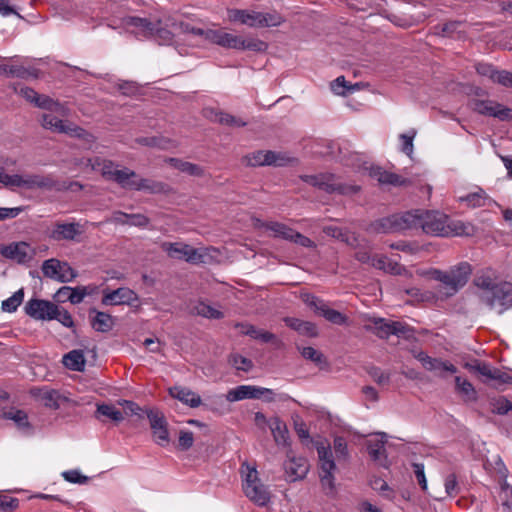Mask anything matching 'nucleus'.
Masks as SVG:
<instances>
[{"instance_id": "51", "label": "nucleus", "mask_w": 512, "mask_h": 512, "mask_svg": "<svg viewBox=\"0 0 512 512\" xmlns=\"http://www.w3.org/2000/svg\"><path fill=\"white\" fill-rule=\"evenodd\" d=\"M322 317L336 325H345L348 321V318L344 314L330 308L329 306H327L325 309H322Z\"/></svg>"}, {"instance_id": "40", "label": "nucleus", "mask_w": 512, "mask_h": 512, "mask_svg": "<svg viewBox=\"0 0 512 512\" xmlns=\"http://www.w3.org/2000/svg\"><path fill=\"white\" fill-rule=\"evenodd\" d=\"M37 396L46 407L54 409H57L60 401L64 399L57 390L48 388L40 389Z\"/></svg>"}, {"instance_id": "5", "label": "nucleus", "mask_w": 512, "mask_h": 512, "mask_svg": "<svg viewBox=\"0 0 512 512\" xmlns=\"http://www.w3.org/2000/svg\"><path fill=\"white\" fill-rule=\"evenodd\" d=\"M319 460V477L322 488L326 493H332L335 488V472L337 470L333 451L329 443L319 441L315 445Z\"/></svg>"}, {"instance_id": "7", "label": "nucleus", "mask_w": 512, "mask_h": 512, "mask_svg": "<svg viewBox=\"0 0 512 512\" xmlns=\"http://www.w3.org/2000/svg\"><path fill=\"white\" fill-rule=\"evenodd\" d=\"M479 298L490 309H496L499 314H502L512 307V283L500 282L498 287L484 295H479Z\"/></svg>"}, {"instance_id": "12", "label": "nucleus", "mask_w": 512, "mask_h": 512, "mask_svg": "<svg viewBox=\"0 0 512 512\" xmlns=\"http://www.w3.org/2000/svg\"><path fill=\"white\" fill-rule=\"evenodd\" d=\"M16 93L21 95L25 100L31 102L36 107L41 109H45L51 112H56L61 116H66L68 114V109L62 105L61 103L54 101L52 98L46 95L38 94L34 89L26 86H21L20 88L14 87Z\"/></svg>"}, {"instance_id": "62", "label": "nucleus", "mask_w": 512, "mask_h": 512, "mask_svg": "<svg viewBox=\"0 0 512 512\" xmlns=\"http://www.w3.org/2000/svg\"><path fill=\"white\" fill-rule=\"evenodd\" d=\"M416 135L414 130L410 131L409 134H401L400 140L402 142V152L406 155L411 156L413 153V139Z\"/></svg>"}, {"instance_id": "20", "label": "nucleus", "mask_w": 512, "mask_h": 512, "mask_svg": "<svg viewBox=\"0 0 512 512\" xmlns=\"http://www.w3.org/2000/svg\"><path fill=\"white\" fill-rule=\"evenodd\" d=\"M473 109L481 115L492 116L502 121L512 120V109L491 100H475Z\"/></svg>"}, {"instance_id": "28", "label": "nucleus", "mask_w": 512, "mask_h": 512, "mask_svg": "<svg viewBox=\"0 0 512 512\" xmlns=\"http://www.w3.org/2000/svg\"><path fill=\"white\" fill-rule=\"evenodd\" d=\"M228 402H237L244 399H260L259 387L254 385H240L230 389L225 395Z\"/></svg>"}, {"instance_id": "57", "label": "nucleus", "mask_w": 512, "mask_h": 512, "mask_svg": "<svg viewBox=\"0 0 512 512\" xmlns=\"http://www.w3.org/2000/svg\"><path fill=\"white\" fill-rule=\"evenodd\" d=\"M230 363L237 369L241 371H249L253 367V363L250 359L239 355L234 354L230 357Z\"/></svg>"}, {"instance_id": "31", "label": "nucleus", "mask_w": 512, "mask_h": 512, "mask_svg": "<svg viewBox=\"0 0 512 512\" xmlns=\"http://www.w3.org/2000/svg\"><path fill=\"white\" fill-rule=\"evenodd\" d=\"M369 174L372 178L376 179L381 184H390L394 186L405 185L408 181L401 176L383 170L379 166H372L369 170Z\"/></svg>"}, {"instance_id": "59", "label": "nucleus", "mask_w": 512, "mask_h": 512, "mask_svg": "<svg viewBox=\"0 0 512 512\" xmlns=\"http://www.w3.org/2000/svg\"><path fill=\"white\" fill-rule=\"evenodd\" d=\"M214 120L225 125H232L238 127L245 125V122H242L236 119L234 116L223 112H216Z\"/></svg>"}, {"instance_id": "41", "label": "nucleus", "mask_w": 512, "mask_h": 512, "mask_svg": "<svg viewBox=\"0 0 512 512\" xmlns=\"http://www.w3.org/2000/svg\"><path fill=\"white\" fill-rule=\"evenodd\" d=\"M460 201L465 202L471 208L482 207L492 202L484 190L469 193L464 197H460Z\"/></svg>"}, {"instance_id": "2", "label": "nucleus", "mask_w": 512, "mask_h": 512, "mask_svg": "<svg viewBox=\"0 0 512 512\" xmlns=\"http://www.w3.org/2000/svg\"><path fill=\"white\" fill-rule=\"evenodd\" d=\"M471 273V265L468 262H461L447 271L430 269L426 275L443 284V287L437 291V295L440 299H447L467 284Z\"/></svg>"}, {"instance_id": "33", "label": "nucleus", "mask_w": 512, "mask_h": 512, "mask_svg": "<svg viewBox=\"0 0 512 512\" xmlns=\"http://www.w3.org/2000/svg\"><path fill=\"white\" fill-rule=\"evenodd\" d=\"M211 36V43L227 49L237 50L238 44L240 43V36L225 32L222 29H214L213 33H211Z\"/></svg>"}, {"instance_id": "32", "label": "nucleus", "mask_w": 512, "mask_h": 512, "mask_svg": "<svg viewBox=\"0 0 512 512\" xmlns=\"http://www.w3.org/2000/svg\"><path fill=\"white\" fill-rule=\"evenodd\" d=\"M283 321L289 328L293 329L300 335L307 337H316L318 335V329L316 325L310 321H305L294 317H285Z\"/></svg>"}, {"instance_id": "64", "label": "nucleus", "mask_w": 512, "mask_h": 512, "mask_svg": "<svg viewBox=\"0 0 512 512\" xmlns=\"http://www.w3.org/2000/svg\"><path fill=\"white\" fill-rule=\"evenodd\" d=\"M368 373L373 378V380L379 385L388 384L390 381V375L382 371L378 367L370 368Z\"/></svg>"}, {"instance_id": "49", "label": "nucleus", "mask_w": 512, "mask_h": 512, "mask_svg": "<svg viewBox=\"0 0 512 512\" xmlns=\"http://www.w3.org/2000/svg\"><path fill=\"white\" fill-rule=\"evenodd\" d=\"M268 166L283 167L295 162V158L286 152L272 151V156L268 157Z\"/></svg>"}, {"instance_id": "19", "label": "nucleus", "mask_w": 512, "mask_h": 512, "mask_svg": "<svg viewBox=\"0 0 512 512\" xmlns=\"http://www.w3.org/2000/svg\"><path fill=\"white\" fill-rule=\"evenodd\" d=\"M83 233V227L78 222H57L48 231L50 239L60 241H77L78 237Z\"/></svg>"}, {"instance_id": "15", "label": "nucleus", "mask_w": 512, "mask_h": 512, "mask_svg": "<svg viewBox=\"0 0 512 512\" xmlns=\"http://www.w3.org/2000/svg\"><path fill=\"white\" fill-rule=\"evenodd\" d=\"M41 269L45 277L61 283L70 282L76 277L75 271L67 262L55 258L45 260Z\"/></svg>"}, {"instance_id": "60", "label": "nucleus", "mask_w": 512, "mask_h": 512, "mask_svg": "<svg viewBox=\"0 0 512 512\" xmlns=\"http://www.w3.org/2000/svg\"><path fill=\"white\" fill-rule=\"evenodd\" d=\"M65 291L69 292L68 301L72 304H79L86 296V290L82 287H65Z\"/></svg>"}, {"instance_id": "13", "label": "nucleus", "mask_w": 512, "mask_h": 512, "mask_svg": "<svg viewBox=\"0 0 512 512\" xmlns=\"http://www.w3.org/2000/svg\"><path fill=\"white\" fill-rule=\"evenodd\" d=\"M87 166L93 171L100 172L107 179L112 180L125 187L128 184V173L118 167L110 160L94 157L87 160Z\"/></svg>"}, {"instance_id": "16", "label": "nucleus", "mask_w": 512, "mask_h": 512, "mask_svg": "<svg viewBox=\"0 0 512 512\" xmlns=\"http://www.w3.org/2000/svg\"><path fill=\"white\" fill-rule=\"evenodd\" d=\"M162 248L171 258L185 260L193 264L203 262V255L199 250L188 244L165 242L162 244Z\"/></svg>"}, {"instance_id": "30", "label": "nucleus", "mask_w": 512, "mask_h": 512, "mask_svg": "<svg viewBox=\"0 0 512 512\" xmlns=\"http://www.w3.org/2000/svg\"><path fill=\"white\" fill-rule=\"evenodd\" d=\"M371 266L392 275H406L407 270L397 261H393L386 256H375L372 259Z\"/></svg>"}, {"instance_id": "52", "label": "nucleus", "mask_w": 512, "mask_h": 512, "mask_svg": "<svg viewBox=\"0 0 512 512\" xmlns=\"http://www.w3.org/2000/svg\"><path fill=\"white\" fill-rule=\"evenodd\" d=\"M160 25V21L155 24L154 35L151 37H154L161 45L170 44L173 40V32L167 28L161 27Z\"/></svg>"}, {"instance_id": "14", "label": "nucleus", "mask_w": 512, "mask_h": 512, "mask_svg": "<svg viewBox=\"0 0 512 512\" xmlns=\"http://www.w3.org/2000/svg\"><path fill=\"white\" fill-rule=\"evenodd\" d=\"M147 417L154 443L160 447H167L170 444L171 438L168 429L169 425L164 414L158 410H150L147 413Z\"/></svg>"}, {"instance_id": "50", "label": "nucleus", "mask_w": 512, "mask_h": 512, "mask_svg": "<svg viewBox=\"0 0 512 512\" xmlns=\"http://www.w3.org/2000/svg\"><path fill=\"white\" fill-rule=\"evenodd\" d=\"M260 399H263L265 402H286L291 399V397L286 393H276L274 390L264 387H259Z\"/></svg>"}, {"instance_id": "35", "label": "nucleus", "mask_w": 512, "mask_h": 512, "mask_svg": "<svg viewBox=\"0 0 512 512\" xmlns=\"http://www.w3.org/2000/svg\"><path fill=\"white\" fill-rule=\"evenodd\" d=\"M96 418L101 421L111 420L115 423H118L124 419L122 412L111 404L98 405L96 410Z\"/></svg>"}, {"instance_id": "53", "label": "nucleus", "mask_w": 512, "mask_h": 512, "mask_svg": "<svg viewBox=\"0 0 512 512\" xmlns=\"http://www.w3.org/2000/svg\"><path fill=\"white\" fill-rule=\"evenodd\" d=\"M133 341L141 343L149 352L160 353L162 351L163 344L155 336H149L143 340L140 338H134Z\"/></svg>"}, {"instance_id": "11", "label": "nucleus", "mask_w": 512, "mask_h": 512, "mask_svg": "<svg viewBox=\"0 0 512 512\" xmlns=\"http://www.w3.org/2000/svg\"><path fill=\"white\" fill-rule=\"evenodd\" d=\"M258 227L270 231L271 236L275 238L290 241L302 247H314V242L310 238L304 236L303 234L295 231L283 223L276 221L261 222Z\"/></svg>"}, {"instance_id": "29", "label": "nucleus", "mask_w": 512, "mask_h": 512, "mask_svg": "<svg viewBox=\"0 0 512 512\" xmlns=\"http://www.w3.org/2000/svg\"><path fill=\"white\" fill-rule=\"evenodd\" d=\"M155 24L146 18L130 16V34L138 38H150L154 35Z\"/></svg>"}, {"instance_id": "39", "label": "nucleus", "mask_w": 512, "mask_h": 512, "mask_svg": "<svg viewBox=\"0 0 512 512\" xmlns=\"http://www.w3.org/2000/svg\"><path fill=\"white\" fill-rule=\"evenodd\" d=\"M4 418L12 420L24 433H29L31 430L27 414L22 410L12 408L4 412Z\"/></svg>"}, {"instance_id": "9", "label": "nucleus", "mask_w": 512, "mask_h": 512, "mask_svg": "<svg viewBox=\"0 0 512 512\" xmlns=\"http://www.w3.org/2000/svg\"><path fill=\"white\" fill-rule=\"evenodd\" d=\"M45 113L42 116V126L53 132L64 133L71 137L80 138L87 142H93L94 137L92 134L85 131L83 128L71 123L65 122L53 115L54 112Z\"/></svg>"}, {"instance_id": "18", "label": "nucleus", "mask_w": 512, "mask_h": 512, "mask_svg": "<svg viewBox=\"0 0 512 512\" xmlns=\"http://www.w3.org/2000/svg\"><path fill=\"white\" fill-rule=\"evenodd\" d=\"M466 367L483 376L485 378L483 380L485 383L488 381H495L498 385L512 384V376L510 374L492 367L488 363L476 361L474 364H467Z\"/></svg>"}, {"instance_id": "34", "label": "nucleus", "mask_w": 512, "mask_h": 512, "mask_svg": "<svg viewBox=\"0 0 512 512\" xmlns=\"http://www.w3.org/2000/svg\"><path fill=\"white\" fill-rule=\"evenodd\" d=\"M90 318L91 326L97 332H108L114 325V320L111 315L96 311L95 309L90 311Z\"/></svg>"}, {"instance_id": "46", "label": "nucleus", "mask_w": 512, "mask_h": 512, "mask_svg": "<svg viewBox=\"0 0 512 512\" xmlns=\"http://www.w3.org/2000/svg\"><path fill=\"white\" fill-rule=\"evenodd\" d=\"M268 48L266 42L258 38H243L240 36V43L238 44L237 50H249L254 52H264Z\"/></svg>"}, {"instance_id": "54", "label": "nucleus", "mask_w": 512, "mask_h": 512, "mask_svg": "<svg viewBox=\"0 0 512 512\" xmlns=\"http://www.w3.org/2000/svg\"><path fill=\"white\" fill-rule=\"evenodd\" d=\"M333 449L338 460H347L349 457L348 446L345 438L335 437L333 440Z\"/></svg>"}, {"instance_id": "8", "label": "nucleus", "mask_w": 512, "mask_h": 512, "mask_svg": "<svg viewBox=\"0 0 512 512\" xmlns=\"http://www.w3.org/2000/svg\"><path fill=\"white\" fill-rule=\"evenodd\" d=\"M228 15L231 21L240 22L250 27H269L280 24V17L269 13L233 9L229 11Z\"/></svg>"}, {"instance_id": "17", "label": "nucleus", "mask_w": 512, "mask_h": 512, "mask_svg": "<svg viewBox=\"0 0 512 512\" xmlns=\"http://www.w3.org/2000/svg\"><path fill=\"white\" fill-rule=\"evenodd\" d=\"M371 325H366L367 331L373 332L381 339H387L391 335H402L406 331V327L398 321H386L384 318H371Z\"/></svg>"}, {"instance_id": "63", "label": "nucleus", "mask_w": 512, "mask_h": 512, "mask_svg": "<svg viewBox=\"0 0 512 512\" xmlns=\"http://www.w3.org/2000/svg\"><path fill=\"white\" fill-rule=\"evenodd\" d=\"M63 478L75 484H84L87 482L88 477L82 475L78 470H67L62 473Z\"/></svg>"}, {"instance_id": "24", "label": "nucleus", "mask_w": 512, "mask_h": 512, "mask_svg": "<svg viewBox=\"0 0 512 512\" xmlns=\"http://www.w3.org/2000/svg\"><path fill=\"white\" fill-rule=\"evenodd\" d=\"M500 282L498 273L491 268L479 271L473 280L474 285L480 290L479 295L491 292Z\"/></svg>"}, {"instance_id": "45", "label": "nucleus", "mask_w": 512, "mask_h": 512, "mask_svg": "<svg viewBox=\"0 0 512 512\" xmlns=\"http://www.w3.org/2000/svg\"><path fill=\"white\" fill-rule=\"evenodd\" d=\"M193 312L208 319H221L224 316L222 311L205 302L197 303L193 308Z\"/></svg>"}, {"instance_id": "47", "label": "nucleus", "mask_w": 512, "mask_h": 512, "mask_svg": "<svg viewBox=\"0 0 512 512\" xmlns=\"http://www.w3.org/2000/svg\"><path fill=\"white\" fill-rule=\"evenodd\" d=\"M491 411L497 415H506L512 410V402L504 396L490 399Z\"/></svg>"}, {"instance_id": "25", "label": "nucleus", "mask_w": 512, "mask_h": 512, "mask_svg": "<svg viewBox=\"0 0 512 512\" xmlns=\"http://www.w3.org/2000/svg\"><path fill=\"white\" fill-rule=\"evenodd\" d=\"M130 189L151 194L166 193L168 191L167 185L164 183L140 178L133 171H130Z\"/></svg>"}, {"instance_id": "55", "label": "nucleus", "mask_w": 512, "mask_h": 512, "mask_svg": "<svg viewBox=\"0 0 512 512\" xmlns=\"http://www.w3.org/2000/svg\"><path fill=\"white\" fill-rule=\"evenodd\" d=\"M24 66L23 65H8L0 64V75H6L10 77L24 78Z\"/></svg>"}, {"instance_id": "4", "label": "nucleus", "mask_w": 512, "mask_h": 512, "mask_svg": "<svg viewBox=\"0 0 512 512\" xmlns=\"http://www.w3.org/2000/svg\"><path fill=\"white\" fill-rule=\"evenodd\" d=\"M0 183L9 189H51L55 182L42 174H8L0 171Z\"/></svg>"}, {"instance_id": "3", "label": "nucleus", "mask_w": 512, "mask_h": 512, "mask_svg": "<svg viewBox=\"0 0 512 512\" xmlns=\"http://www.w3.org/2000/svg\"><path fill=\"white\" fill-rule=\"evenodd\" d=\"M241 476L243 479V491L245 495L259 506H266L270 501V492L261 482L255 467L248 463L241 466Z\"/></svg>"}, {"instance_id": "61", "label": "nucleus", "mask_w": 512, "mask_h": 512, "mask_svg": "<svg viewBox=\"0 0 512 512\" xmlns=\"http://www.w3.org/2000/svg\"><path fill=\"white\" fill-rule=\"evenodd\" d=\"M53 320L59 321L65 327H72L74 324L71 314L65 309H60L57 305Z\"/></svg>"}, {"instance_id": "38", "label": "nucleus", "mask_w": 512, "mask_h": 512, "mask_svg": "<svg viewBox=\"0 0 512 512\" xmlns=\"http://www.w3.org/2000/svg\"><path fill=\"white\" fill-rule=\"evenodd\" d=\"M63 364L70 370L83 371L85 368V358L80 350H72L63 356Z\"/></svg>"}, {"instance_id": "26", "label": "nucleus", "mask_w": 512, "mask_h": 512, "mask_svg": "<svg viewBox=\"0 0 512 512\" xmlns=\"http://www.w3.org/2000/svg\"><path fill=\"white\" fill-rule=\"evenodd\" d=\"M381 438L370 439L367 442V450L371 459L377 462L380 466L387 468L388 460L385 450L386 437L385 433L380 434Z\"/></svg>"}, {"instance_id": "58", "label": "nucleus", "mask_w": 512, "mask_h": 512, "mask_svg": "<svg viewBox=\"0 0 512 512\" xmlns=\"http://www.w3.org/2000/svg\"><path fill=\"white\" fill-rule=\"evenodd\" d=\"M475 69L479 75L489 78L492 82H494L498 71L492 64L485 62L477 63Z\"/></svg>"}, {"instance_id": "42", "label": "nucleus", "mask_w": 512, "mask_h": 512, "mask_svg": "<svg viewBox=\"0 0 512 512\" xmlns=\"http://www.w3.org/2000/svg\"><path fill=\"white\" fill-rule=\"evenodd\" d=\"M128 295L127 289L118 288L113 291H104L102 303L104 305H120L127 303Z\"/></svg>"}, {"instance_id": "56", "label": "nucleus", "mask_w": 512, "mask_h": 512, "mask_svg": "<svg viewBox=\"0 0 512 512\" xmlns=\"http://www.w3.org/2000/svg\"><path fill=\"white\" fill-rule=\"evenodd\" d=\"M194 443V434L188 430H181L179 433L177 447L182 451L189 450Z\"/></svg>"}, {"instance_id": "22", "label": "nucleus", "mask_w": 512, "mask_h": 512, "mask_svg": "<svg viewBox=\"0 0 512 512\" xmlns=\"http://www.w3.org/2000/svg\"><path fill=\"white\" fill-rule=\"evenodd\" d=\"M0 253L2 256L18 263H26L33 258L34 250L26 242H16L0 247Z\"/></svg>"}, {"instance_id": "37", "label": "nucleus", "mask_w": 512, "mask_h": 512, "mask_svg": "<svg viewBox=\"0 0 512 512\" xmlns=\"http://www.w3.org/2000/svg\"><path fill=\"white\" fill-rule=\"evenodd\" d=\"M456 391L462 396L466 402H475L477 400V392L467 379L461 378L460 376L455 377Z\"/></svg>"}, {"instance_id": "23", "label": "nucleus", "mask_w": 512, "mask_h": 512, "mask_svg": "<svg viewBox=\"0 0 512 512\" xmlns=\"http://www.w3.org/2000/svg\"><path fill=\"white\" fill-rule=\"evenodd\" d=\"M284 469L289 480L294 482L303 479L307 475L309 464L305 457H297L288 453L287 460L284 462Z\"/></svg>"}, {"instance_id": "44", "label": "nucleus", "mask_w": 512, "mask_h": 512, "mask_svg": "<svg viewBox=\"0 0 512 512\" xmlns=\"http://www.w3.org/2000/svg\"><path fill=\"white\" fill-rule=\"evenodd\" d=\"M169 163L176 168L177 170L189 174L191 176H202L203 175V169L193 163L182 161L177 158H170Z\"/></svg>"}, {"instance_id": "1", "label": "nucleus", "mask_w": 512, "mask_h": 512, "mask_svg": "<svg viewBox=\"0 0 512 512\" xmlns=\"http://www.w3.org/2000/svg\"><path fill=\"white\" fill-rule=\"evenodd\" d=\"M412 221L410 229H421L432 236H468L473 232V226L460 220H452L447 215L436 211H410Z\"/></svg>"}, {"instance_id": "6", "label": "nucleus", "mask_w": 512, "mask_h": 512, "mask_svg": "<svg viewBox=\"0 0 512 512\" xmlns=\"http://www.w3.org/2000/svg\"><path fill=\"white\" fill-rule=\"evenodd\" d=\"M301 179L311 186H314L327 193H338L341 195L356 194L360 187L357 185L344 184L337 181L334 174L321 173L316 175H302Z\"/></svg>"}, {"instance_id": "43", "label": "nucleus", "mask_w": 512, "mask_h": 512, "mask_svg": "<svg viewBox=\"0 0 512 512\" xmlns=\"http://www.w3.org/2000/svg\"><path fill=\"white\" fill-rule=\"evenodd\" d=\"M272 156V151L267 150H259L255 151L251 154H248L244 157L243 161L247 166L257 167V166H268V157Z\"/></svg>"}, {"instance_id": "27", "label": "nucleus", "mask_w": 512, "mask_h": 512, "mask_svg": "<svg viewBox=\"0 0 512 512\" xmlns=\"http://www.w3.org/2000/svg\"><path fill=\"white\" fill-rule=\"evenodd\" d=\"M169 394L171 397L179 400L183 404L197 408L202 404L200 395L192 391L191 389L183 386H173L169 388Z\"/></svg>"}, {"instance_id": "36", "label": "nucleus", "mask_w": 512, "mask_h": 512, "mask_svg": "<svg viewBox=\"0 0 512 512\" xmlns=\"http://www.w3.org/2000/svg\"><path fill=\"white\" fill-rule=\"evenodd\" d=\"M270 429L277 445L286 446L289 444V432L286 424L279 418H274Z\"/></svg>"}, {"instance_id": "21", "label": "nucleus", "mask_w": 512, "mask_h": 512, "mask_svg": "<svg viewBox=\"0 0 512 512\" xmlns=\"http://www.w3.org/2000/svg\"><path fill=\"white\" fill-rule=\"evenodd\" d=\"M25 311L37 320H53L56 305L47 300L31 299L26 303Z\"/></svg>"}, {"instance_id": "48", "label": "nucleus", "mask_w": 512, "mask_h": 512, "mask_svg": "<svg viewBox=\"0 0 512 512\" xmlns=\"http://www.w3.org/2000/svg\"><path fill=\"white\" fill-rule=\"evenodd\" d=\"M24 298L23 289H19L12 296L2 302L1 308L4 312L12 313L17 310Z\"/></svg>"}, {"instance_id": "10", "label": "nucleus", "mask_w": 512, "mask_h": 512, "mask_svg": "<svg viewBox=\"0 0 512 512\" xmlns=\"http://www.w3.org/2000/svg\"><path fill=\"white\" fill-rule=\"evenodd\" d=\"M411 212L393 214L372 222L368 227L369 233H395L410 229Z\"/></svg>"}]
</instances>
